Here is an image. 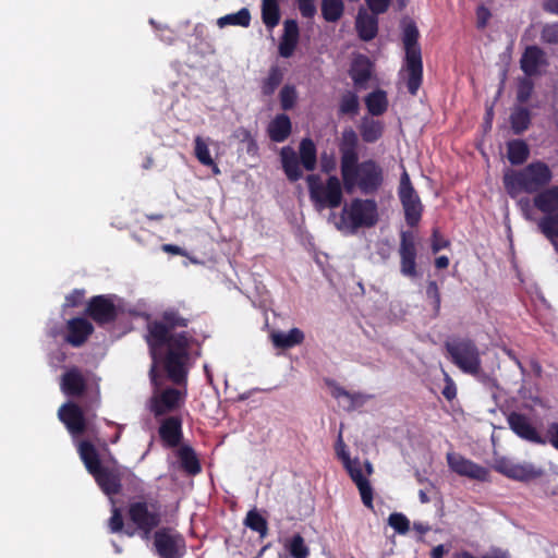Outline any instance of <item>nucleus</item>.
Wrapping results in <instances>:
<instances>
[{
	"label": "nucleus",
	"mask_w": 558,
	"mask_h": 558,
	"mask_svg": "<svg viewBox=\"0 0 558 558\" xmlns=\"http://www.w3.org/2000/svg\"><path fill=\"white\" fill-rule=\"evenodd\" d=\"M336 452H337V457L341 460L342 464L345 463V458L351 459L349 452L345 449V444L343 442L341 436H339V438H338L337 446H336Z\"/></svg>",
	"instance_id": "obj_62"
},
{
	"label": "nucleus",
	"mask_w": 558,
	"mask_h": 558,
	"mask_svg": "<svg viewBox=\"0 0 558 558\" xmlns=\"http://www.w3.org/2000/svg\"><path fill=\"white\" fill-rule=\"evenodd\" d=\"M446 356L462 373L477 376L482 372L481 352L474 340L453 336L444 344Z\"/></svg>",
	"instance_id": "obj_7"
},
{
	"label": "nucleus",
	"mask_w": 558,
	"mask_h": 558,
	"mask_svg": "<svg viewBox=\"0 0 558 558\" xmlns=\"http://www.w3.org/2000/svg\"><path fill=\"white\" fill-rule=\"evenodd\" d=\"M534 90V82L532 77L524 76L518 80L517 100L525 104L532 96Z\"/></svg>",
	"instance_id": "obj_44"
},
{
	"label": "nucleus",
	"mask_w": 558,
	"mask_h": 558,
	"mask_svg": "<svg viewBox=\"0 0 558 558\" xmlns=\"http://www.w3.org/2000/svg\"><path fill=\"white\" fill-rule=\"evenodd\" d=\"M322 16L328 23L338 22L344 12L343 0H322Z\"/></svg>",
	"instance_id": "obj_37"
},
{
	"label": "nucleus",
	"mask_w": 558,
	"mask_h": 558,
	"mask_svg": "<svg viewBox=\"0 0 558 558\" xmlns=\"http://www.w3.org/2000/svg\"><path fill=\"white\" fill-rule=\"evenodd\" d=\"M190 322L191 319L183 316L175 307L166 308L161 313V320L148 322L145 341L153 360L149 379L155 386L158 385L159 363L173 385H187L191 336L185 331L177 333L171 331L187 327Z\"/></svg>",
	"instance_id": "obj_1"
},
{
	"label": "nucleus",
	"mask_w": 558,
	"mask_h": 558,
	"mask_svg": "<svg viewBox=\"0 0 558 558\" xmlns=\"http://www.w3.org/2000/svg\"><path fill=\"white\" fill-rule=\"evenodd\" d=\"M398 196L403 207L404 219L409 227H416L423 214V204L414 190L408 172L404 170L400 178Z\"/></svg>",
	"instance_id": "obj_12"
},
{
	"label": "nucleus",
	"mask_w": 558,
	"mask_h": 558,
	"mask_svg": "<svg viewBox=\"0 0 558 558\" xmlns=\"http://www.w3.org/2000/svg\"><path fill=\"white\" fill-rule=\"evenodd\" d=\"M296 90L294 86L284 85L279 94L280 105L283 110H290L296 101Z\"/></svg>",
	"instance_id": "obj_47"
},
{
	"label": "nucleus",
	"mask_w": 558,
	"mask_h": 558,
	"mask_svg": "<svg viewBox=\"0 0 558 558\" xmlns=\"http://www.w3.org/2000/svg\"><path fill=\"white\" fill-rule=\"evenodd\" d=\"M388 523L399 534H405L410 530V521L401 512L391 513L388 518Z\"/></svg>",
	"instance_id": "obj_46"
},
{
	"label": "nucleus",
	"mask_w": 558,
	"mask_h": 558,
	"mask_svg": "<svg viewBox=\"0 0 558 558\" xmlns=\"http://www.w3.org/2000/svg\"><path fill=\"white\" fill-rule=\"evenodd\" d=\"M343 468L345 469V471L348 472L350 478L352 480V482L354 484L357 483L359 481H363L366 478L363 475L362 462L360 461L359 458H354V459L345 458V463L343 464Z\"/></svg>",
	"instance_id": "obj_45"
},
{
	"label": "nucleus",
	"mask_w": 558,
	"mask_h": 558,
	"mask_svg": "<svg viewBox=\"0 0 558 558\" xmlns=\"http://www.w3.org/2000/svg\"><path fill=\"white\" fill-rule=\"evenodd\" d=\"M243 523L250 530L258 533L260 538L268 535V522L255 508L246 513Z\"/></svg>",
	"instance_id": "obj_38"
},
{
	"label": "nucleus",
	"mask_w": 558,
	"mask_h": 558,
	"mask_svg": "<svg viewBox=\"0 0 558 558\" xmlns=\"http://www.w3.org/2000/svg\"><path fill=\"white\" fill-rule=\"evenodd\" d=\"M447 463L449 468L460 476H465L481 482H485L488 478V470L486 468L459 453H447Z\"/></svg>",
	"instance_id": "obj_16"
},
{
	"label": "nucleus",
	"mask_w": 558,
	"mask_h": 558,
	"mask_svg": "<svg viewBox=\"0 0 558 558\" xmlns=\"http://www.w3.org/2000/svg\"><path fill=\"white\" fill-rule=\"evenodd\" d=\"M374 70V64L364 54H359L352 61L349 74L357 88L365 87V84L371 80Z\"/></svg>",
	"instance_id": "obj_25"
},
{
	"label": "nucleus",
	"mask_w": 558,
	"mask_h": 558,
	"mask_svg": "<svg viewBox=\"0 0 558 558\" xmlns=\"http://www.w3.org/2000/svg\"><path fill=\"white\" fill-rule=\"evenodd\" d=\"M531 112L525 107H517L510 114V124L514 134L520 135L531 125Z\"/></svg>",
	"instance_id": "obj_36"
},
{
	"label": "nucleus",
	"mask_w": 558,
	"mask_h": 558,
	"mask_svg": "<svg viewBox=\"0 0 558 558\" xmlns=\"http://www.w3.org/2000/svg\"><path fill=\"white\" fill-rule=\"evenodd\" d=\"M320 171L323 173L332 175L331 173L337 169V159L333 154L326 151L320 154L319 158Z\"/></svg>",
	"instance_id": "obj_50"
},
{
	"label": "nucleus",
	"mask_w": 558,
	"mask_h": 558,
	"mask_svg": "<svg viewBox=\"0 0 558 558\" xmlns=\"http://www.w3.org/2000/svg\"><path fill=\"white\" fill-rule=\"evenodd\" d=\"M93 324L84 317H74L66 322L64 340L74 348L82 347L94 332Z\"/></svg>",
	"instance_id": "obj_20"
},
{
	"label": "nucleus",
	"mask_w": 558,
	"mask_h": 558,
	"mask_svg": "<svg viewBox=\"0 0 558 558\" xmlns=\"http://www.w3.org/2000/svg\"><path fill=\"white\" fill-rule=\"evenodd\" d=\"M300 31L295 20H286L283 23V35L281 38L299 43Z\"/></svg>",
	"instance_id": "obj_52"
},
{
	"label": "nucleus",
	"mask_w": 558,
	"mask_h": 558,
	"mask_svg": "<svg viewBox=\"0 0 558 558\" xmlns=\"http://www.w3.org/2000/svg\"><path fill=\"white\" fill-rule=\"evenodd\" d=\"M114 298L111 294L92 296L87 302L85 314L98 326L114 323L119 316V308L114 304Z\"/></svg>",
	"instance_id": "obj_14"
},
{
	"label": "nucleus",
	"mask_w": 558,
	"mask_h": 558,
	"mask_svg": "<svg viewBox=\"0 0 558 558\" xmlns=\"http://www.w3.org/2000/svg\"><path fill=\"white\" fill-rule=\"evenodd\" d=\"M298 41L281 38L278 47L279 54L282 58H290L294 53Z\"/></svg>",
	"instance_id": "obj_56"
},
{
	"label": "nucleus",
	"mask_w": 558,
	"mask_h": 558,
	"mask_svg": "<svg viewBox=\"0 0 558 558\" xmlns=\"http://www.w3.org/2000/svg\"><path fill=\"white\" fill-rule=\"evenodd\" d=\"M365 106L372 116L384 114L388 109L387 94L383 89H376L365 97Z\"/></svg>",
	"instance_id": "obj_32"
},
{
	"label": "nucleus",
	"mask_w": 558,
	"mask_h": 558,
	"mask_svg": "<svg viewBox=\"0 0 558 558\" xmlns=\"http://www.w3.org/2000/svg\"><path fill=\"white\" fill-rule=\"evenodd\" d=\"M280 7L278 0H262V20L269 29L280 22Z\"/></svg>",
	"instance_id": "obj_35"
},
{
	"label": "nucleus",
	"mask_w": 558,
	"mask_h": 558,
	"mask_svg": "<svg viewBox=\"0 0 558 558\" xmlns=\"http://www.w3.org/2000/svg\"><path fill=\"white\" fill-rule=\"evenodd\" d=\"M533 205L544 215L558 213V185H547L536 192L533 197Z\"/></svg>",
	"instance_id": "obj_24"
},
{
	"label": "nucleus",
	"mask_w": 558,
	"mask_h": 558,
	"mask_svg": "<svg viewBox=\"0 0 558 558\" xmlns=\"http://www.w3.org/2000/svg\"><path fill=\"white\" fill-rule=\"evenodd\" d=\"M509 473V478L526 482L532 478H535L539 475V472H537L534 466L530 464H515L513 463L511 465L510 470H507Z\"/></svg>",
	"instance_id": "obj_42"
},
{
	"label": "nucleus",
	"mask_w": 558,
	"mask_h": 558,
	"mask_svg": "<svg viewBox=\"0 0 558 558\" xmlns=\"http://www.w3.org/2000/svg\"><path fill=\"white\" fill-rule=\"evenodd\" d=\"M80 458L88 473L94 477L101 492L109 496H117L122 492V471L119 465H104L95 446L88 440L78 444Z\"/></svg>",
	"instance_id": "obj_3"
},
{
	"label": "nucleus",
	"mask_w": 558,
	"mask_h": 558,
	"mask_svg": "<svg viewBox=\"0 0 558 558\" xmlns=\"http://www.w3.org/2000/svg\"><path fill=\"white\" fill-rule=\"evenodd\" d=\"M530 157V147L523 140H511L507 143V158L512 166L523 165Z\"/></svg>",
	"instance_id": "obj_31"
},
{
	"label": "nucleus",
	"mask_w": 558,
	"mask_h": 558,
	"mask_svg": "<svg viewBox=\"0 0 558 558\" xmlns=\"http://www.w3.org/2000/svg\"><path fill=\"white\" fill-rule=\"evenodd\" d=\"M441 393L448 401L453 400L457 396V387L453 380L448 375H446V385Z\"/></svg>",
	"instance_id": "obj_61"
},
{
	"label": "nucleus",
	"mask_w": 558,
	"mask_h": 558,
	"mask_svg": "<svg viewBox=\"0 0 558 558\" xmlns=\"http://www.w3.org/2000/svg\"><path fill=\"white\" fill-rule=\"evenodd\" d=\"M182 418L179 415H172L163 418L160 423L158 434L168 448H175L183 438Z\"/></svg>",
	"instance_id": "obj_22"
},
{
	"label": "nucleus",
	"mask_w": 558,
	"mask_h": 558,
	"mask_svg": "<svg viewBox=\"0 0 558 558\" xmlns=\"http://www.w3.org/2000/svg\"><path fill=\"white\" fill-rule=\"evenodd\" d=\"M157 381V386L151 383L155 391L149 401V410L156 418L179 410L186 397V385H175L178 388L167 387L159 390L161 383L158 374Z\"/></svg>",
	"instance_id": "obj_11"
},
{
	"label": "nucleus",
	"mask_w": 558,
	"mask_h": 558,
	"mask_svg": "<svg viewBox=\"0 0 558 558\" xmlns=\"http://www.w3.org/2000/svg\"><path fill=\"white\" fill-rule=\"evenodd\" d=\"M292 124L286 113L277 114L269 123L267 132L269 138L275 143L284 142L291 134Z\"/></svg>",
	"instance_id": "obj_27"
},
{
	"label": "nucleus",
	"mask_w": 558,
	"mask_h": 558,
	"mask_svg": "<svg viewBox=\"0 0 558 558\" xmlns=\"http://www.w3.org/2000/svg\"><path fill=\"white\" fill-rule=\"evenodd\" d=\"M251 23V13L248 9L242 8L236 13L227 14L221 16L217 21V25L220 28H223L228 25H236L242 27H247Z\"/></svg>",
	"instance_id": "obj_39"
},
{
	"label": "nucleus",
	"mask_w": 558,
	"mask_h": 558,
	"mask_svg": "<svg viewBox=\"0 0 558 558\" xmlns=\"http://www.w3.org/2000/svg\"><path fill=\"white\" fill-rule=\"evenodd\" d=\"M58 416L73 436L82 435L86 430V418L77 404L72 402L63 404L58 411Z\"/></svg>",
	"instance_id": "obj_19"
},
{
	"label": "nucleus",
	"mask_w": 558,
	"mask_h": 558,
	"mask_svg": "<svg viewBox=\"0 0 558 558\" xmlns=\"http://www.w3.org/2000/svg\"><path fill=\"white\" fill-rule=\"evenodd\" d=\"M510 429L520 438L537 445H545L546 439L539 435L531 424L529 417L519 412H511L507 416Z\"/></svg>",
	"instance_id": "obj_18"
},
{
	"label": "nucleus",
	"mask_w": 558,
	"mask_h": 558,
	"mask_svg": "<svg viewBox=\"0 0 558 558\" xmlns=\"http://www.w3.org/2000/svg\"><path fill=\"white\" fill-rule=\"evenodd\" d=\"M385 131L383 121L373 118H363L360 125V133L365 143L372 144L381 138Z\"/></svg>",
	"instance_id": "obj_30"
},
{
	"label": "nucleus",
	"mask_w": 558,
	"mask_h": 558,
	"mask_svg": "<svg viewBox=\"0 0 558 558\" xmlns=\"http://www.w3.org/2000/svg\"><path fill=\"white\" fill-rule=\"evenodd\" d=\"M378 222V207L373 198H353L340 215L338 229L345 227L355 232L361 228H372Z\"/></svg>",
	"instance_id": "obj_10"
},
{
	"label": "nucleus",
	"mask_w": 558,
	"mask_h": 558,
	"mask_svg": "<svg viewBox=\"0 0 558 558\" xmlns=\"http://www.w3.org/2000/svg\"><path fill=\"white\" fill-rule=\"evenodd\" d=\"M124 527V521L120 509L114 508L109 519V529L111 533H119Z\"/></svg>",
	"instance_id": "obj_55"
},
{
	"label": "nucleus",
	"mask_w": 558,
	"mask_h": 558,
	"mask_svg": "<svg viewBox=\"0 0 558 558\" xmlns=\"http://www.w3.org/2000/svg\"><path fill=\"white\" fill-rule=\"evenodd\" d=\"M449 245H450L449 240L445 239L437 228L434 229L433 233H432V244H430L432 252L436 254L439 251L449 247Z\"/></svg>",
	"instance_id": "obj_54"
},
{
	"label": "nucleus",
	"mask_w": 558,
	"mask_h": 558,
	"mask_svg": "<svg viewBox=\"0 0 558 558\" xmlns=\"http://www.w3.org/2000/svg\"><path fill=\"white\" fill-rule=\"evenodd\" d=\"M194 144H195L194 151H195V157L197 158V160L204 166L213 167L214 172L219 173V168L214 162V160L210 156L208 145L203 140V137L196 136L194 140Z\"/></svg>",
	"instance_id": "obj_41"
},
{
	"label": "nucleus",
	"mask_w": 558,
	"mask_h": 558,
	"mask_svg": "<svg viewBox=\"0 0 558 558\" xmlns=\"http://www.w3.org/2000/svg\"><path fill=\"white\" fill-rule=\"evenodd\" d=\"M372 14L378 15L385 13L390 4V0H365Z\"/></svg>",
	"instance_id": "obj_57"
},
{
	"label": "nucleus",
	"mask_w": 558,
	"mask_h": 558,
	"mask_svg": "<svg viewBox=\"0 0 558 558\" xmlns=\"http://www.w3.org/2000/svg\"><path fill=\"white\" fill-rule=\"evenodd\" d=\"M490 16V11L486 7L480 5L476 9L477 27L484 28L487 25Z\"/></svg>",
	"instance_id": "obj_60"
},
{
	"label": "nucleus",
	"mask_w": 558,
	"mask_h": 558,
	"mask_svg": "<svg viewBox=\"0 0 558 558\" xmlns=\"http://www.w3.org/2000/svg\"><path fill=\"white\" fill-rule=\"evenodd\" d=\"M272 344L278 349H290L304 341V332L299 328H292L288 332L275 331L270 336Z\"/></svg>",
	"instance_id": "obj_29"
},
{
	"label": "nucleus",
	"mask_w": 558,
	"mask_h": 558,
	"mask_svg": "<svg viewBox=\"0 0 558 558\" xmlns=\"http://www.w3.org/2000/svg\"><path fill=\"white\" fill-rule=\"evenodd\" d=\"M355 28L362 40L369 41L374 39L378 33L377 15L368 14L361 9L355 20Z\"/></svg>",
	"instance_id": "obj_26"
},
{
	"label": "nucleus",
	"mask_w": 558,
	"mask_h": 558,
	"mask_svg": "<svg viewBox=\"0 0 558 558\" xmlns=\"http://www.w3.org/2000/svg\"><path fill=\"white\" fill-rule=\"evenodd\" d=\"M553 177V171L546 162L535 160L519 170L506 171L502 183L507 194L515 198L521 193L535 194L549 185Z\"/></svg>",
	"instance_id": "obj_2"
},
{
	"label": "nucleus",
	"mask_w": 558,
	"mask_h": 558,
	"mask_svg": "<svg viewBox=\"0 0 558 558\" xmlns=\"http://www.w3.org/2000/svg\"><path fill=\"white\" fill-rule=\"evenodd\" d=\"M126 518L142 538L148 539L163 519V506L153 497H135L126 508Z\"/></svg>",
	"instance_id": "obj_6"
},
{
	"label": "nucleus",
	"mask_w": 558,
	"mask_h": 558,
	"mask_svg": "<svg viewBox=\"0 0 558 558\" xmlns=\"http://www.w3.org/2000/svg\"><path fill=\"white\" fill-rule=\"evenodd\" d=\"M357 146L359 137L356 132L352 128L344 129L339 143L340 170L344 171L348 166L359 160Z\"/></svg>",
	"instance_id": "obj_21"
},
{
	"label": "nucleus",
	"mask_w": 558,
	"mask_h": 558,
	"mask_svg": "<svg viewBox=\"0 0 558 558\" xmlns=\"http://www.w3.org/2000/svg\"><path fill=\"white\" fill-rule=\"evenodd\" d=\"M86 388V379L77 367L70 368L61 377V389L66 396L80 397Z\"/></svg>",
	"instance_id": "obj_23"
},
{
	"label": "nucleus",
	"mask_w": 558,
	"mask_h": 558,
	"mask_svg": "<svg viewBox=\"0 0 558 558\" xmlns=\"http://www.w3.org/2000/svg\"><path fill=\"white\" fill-rule=\"evenodd\" d=\"M287 548L293 558H307L310 556V549L301 534L293 535Z\"/></svg>",
	"instance_id": "obj_43"
},
{
	"label": "nucleus",
	"mask_w": 558,
	"mask_h": 558,
	"mask_svg": "<svg viewBox=\"0 0 558 558\" xmlns=\"http://www.w3.org/2000/svg\"><path fill=\"white\" fill-rule=\"evenodd\" d=\"M177 457L180 461L181 469L189 475H197L202 471V465L195 450L189 446L183 445L177 451Z\"/></svg>",
	"instance_id": "obj_28"
},
{
	"label": "nucleus",
	"mask_w": 558,
	"mask_h": 558,
	"mask_svg": "<svg viewBox=\"0 0 558 558\" xmlns=\"http://www.w3.org/2000/svg\"><path fill=\"white\" fill-rule=\"evenodd\" d=\"M546 442L548 441L556 450H558V423H549L546 430Z\"/></svg>",
	"instance_id": "obj_58"
},
{
	"label": "nucleus",
	"mask_w": 558,
	"mask_h": 558,
	"mask_svg": "<svg viewBox=\"0 0 558 558\" xmlns=\"http://www.w3.org/2000/svg\"><path fill=\"white\" fill-rule=\"evenodd\" d=\"M344 190L350 193L357 189L364 195H375L384 184V170L374 159L354 161L340 170Z\"/></svg>",
	"instance_id": "obj_4"
},
{
	"label": "nucleus",
	"mask_w": 558,
	"mask_h": 558,
	"mask_svg": "<svg viewBox=\"0 0 558 558\" xmlns=\"http://www.w3.org/2000/svg\"><path fill=\"white\" fill-rule=\"evenodd\" d=\"M418 38L420 32L415 23H408L402 34L405 56L400 75L404 77L408 92L412 96L417 94L423 82V60Z\"/></svg>",
	"instance_id": "obj_5"
},
{
	"label": "nucleus",
	"mask_w": 558,
	"mask_h": 558,
	"mask_svg": "<svg viewBox=\"0 0 558 558\" xmlns=\"http://www.w3.org/2000/svg\"><path fill=\"white\" fill-rule=\"evenodd\" d=\"M537 228L542 234L553 242L556 247L558 239V211L544 215L537 222Z\"/></svg>",
	"instance_id": "obj_33"
},
{
	"label": "nucleus",
	"mask_w": 558,
	"mask_h": 558,
	"mask_svg": "<svg viewBox=\"0 0 558 558\" xmlns=\"http://www.w3.org/2000/svg\"><path fill=\"white\" fill-rule=\"evenodd\" d=\"M282 170L290 182H296L303 178L301 165L307 171H314L317 166V148L313 140L305 137L300 142L299 156L290 146L280 150Z\"/></svg>",
	"instance_id": "obj_8"
},
{
	"label": "nucleus",
	"mask_w": 558,
	"mask_h": 558,
	"mask_svg": "<svg viewBox=\"0 0 558 558\" xmlns=\"http://www.w3.org/2000/svg\"><path fill=\"white\" fill-rule=\"evenodd\" d=\"M427 299L430 300L435 314L440 311L441 296L436 281H428L426 287Z\"/></svg>",
	"instance_id": "obj_49"
},
{
	"label": "nucleus",
	"mask_w": 558,
	"mask_h": 558,
	"mask_svg": "<svg viewBox=\"0 0 558 558\" xmlns=\"http://www.w3.org/2000/svg\"><path fill=\"white\" fill-rule=\"evenodd\" d=\"M283 80V73L278 65L269 69L268 76L263 81L262 93L264 96H271Z\"/></svg>",
	"instance_id": "obj_40"
},
{
	"label": "nucleus",
	"mask_w": 558,
	"mask_h": 558,
	"mask_svg": "<svg viewBox=\"0 0 558 558\" xmlns=\"http://www.w3.org/2000/svg\"><path fill=\"white\" fill-rule=\"evenodd\" d=\"M355 485L360 492L363 505L367 508H373V488L369 481L365 478L363 481H359Z\"/></svg>",
	"instance_id": "obj_48"
},
{
	"label": "nucleus",
	"mask_w": 558,
	"mask_h": 558,
	"mask_svg": "<svg viewBox=\"0 0 558 558\" xmlns=\"http://www.w3.org/2000/svg\"><path fill=\"white\" fill-rule=\"evenodd\" d=\"M360 112V100L356 93L352 90H345L340 99L338 105V116H350L354 117Z\"/></svg>",
	"instance_id": "obj_34"
},
{
	"label": "nucleus",
	"mask_w": 558,
	"mask_h": 558,
	"mask_svg": "<svg viewBox=\"0 0 558 558\" xmlns=\"http://www.w3.org/2000/svg\"><path fill=\"white\" fill-rule=\"evenodd\" d=\"M542 8L547 13L558 15V0H544Z\"/></svg>",
	"instance_id": "obj_64"
},
{
	"label": "nucleus",
	"mask_w": 558,
	"mask_h": 558,
	"mask_svg": "<svg viewBox=\"0 0 558 558\" xmlns=\"http://www.w3.org/2000/svg\"><path fill=\"white\" fill-rule=\"evenodd\" d=\"M298 9L305 19H313L317 12L315 0H296Z\"/></svg>",
	"instance_id": "obj_53"
},
{
	"label": "nucleus",
	"mask_w": 558,
	"mask_h": 558,
	"mask_svg": "<svg viewBox=\"0 0 558 558\" xmlns=\"http://www.w3.org/2000/svg\"><path fill=\"white\" fill-rule=\"evenodd\" d=\"M542 40L546 44H558V22L546 24L541 33Z\"/></svg>",
	"instance_id": "obj_51"
},
{
	"label": "nucleus",
	"mask_w": 558,
	"mask_h": 558,
	"mask_svg": "<svg viewBox=\"0 0 558 558\" xmlns=\"http://www.w3.org/2000/svg\"><path fill=\"white\" fill-rule=\"evenodd\" d=\"M310 199L316 209L337 208L343 201L342 180L337 175H329L323 182L319 174H308L305 178Z\"/></svg>",
	"instance_id": "obj_9"
},
{
	"label": "nucleus",
	"mask_w": 558,
	"mask_h": 558,
	"mask_svg": "<svg viewBox=\"0 0 558 558\" xmlns=\"http://www.w3.org/2000/svg\"><path fill=\"white\" fill-rule=\"evenodd\" d=\"M399 257H400V272L402 276L408 278H415L418 276L416 269V257L417 247L416 239L412 231L400 232V244H399Z\"/></svg>",
	"instance_id": "obj_15"
},
{
	"label": "nucleus",
	"mask_w": 558,
	"mask_h": 558,
	"mask_svg": "<svg viewBox=\"0 0 558 558\" xmlns=\"http://www.w3.org/2000/svg\"><path fill=\"white\" fill-rule=\"evenodd\" d=\"M154 547L159 558H182L186 551L184 537L170 527L155 531Z\"/></svg>",
	"instance_id": "obj_13"
},
{
	"label": "nucleus",
	"mask_w": 558,
	"mask_h": 558,
	"mask_svg": "<svg viewBox=\"0 0 558 558\" xmlns=\"http://www.w3.org/2000/svg\"><path fill=\"white\" fill-rule=\"evenodd\" d=\"M548 65L546 52L536 45L527 46L520 58V69L529 77L541 75V69Z\"/></svg>",
	"instance_id": "obj_17"
},
{
	"label": "nucleus",
	"mask_w": 558,
	"mask_h": 558,
	"mask_svg": "<svg viewBox=\"0 0 558 558\" xmlns=\"http://www.w3.org/2000/svg\"><path fill=\"white\" fill-rule=\"evenodd\" d=\"M84 295H85L84 290H78V289L73 290L70 294H68L65 296V306H69V307L78 306L82 303Z\"/></svg>",
	"instance_id": "obj_59"
},
{
	"label": "nucleus",
	"mask_w": 558,
	"mask_h": 558,
	"mask_svg": "<svg viewBox=\"0 0 558 558\" xmlns=\"http://www.w3.org/2000/svg\"><path fill=\"white\" fill-rule=\"evenodd\" d=\"M329 386L331 387V396L336 399H340L342 397L352 399V395L347 391L344 388L336 385L335 383H329Z\"/></svg>",
	"instance_id": "obj_63"
}]
</instances>
